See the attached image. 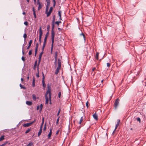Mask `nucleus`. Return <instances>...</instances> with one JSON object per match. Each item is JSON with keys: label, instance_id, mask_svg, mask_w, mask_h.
Returning <instances> with one entry per match:
<instances>
[{"label": "nucleus", "instance_id": "nucleus-1", "mask_svg": "<svg viewBox=\"0 0 146 146\" xmlns=\"http://www.w3.org/2000/svg\"><path fill=\"white\" fill-rule=\"evenodd\" d=\"M58 66L56 68L55 72V74L56 75L59 72L60 69L61 68V60L60 59H58Z\"/></svg>", "mask_w": 146, "mask_h": 146}, {"label": "nucleus", "instance_id": "nucleus-2", "mask_svg": "<svg viewBox=\"0 0 146 146\" xmlns=\"http://www.w3.org/2000/svg\"><path fill=\"white\" fill-rule=\"evenodd\" d=\"M47 90L45 94V95H48L49 94V96H51V87H50V85L49 84H47Z\"/></svg>", "mask_w": 146, "mask_h": 146}, {"label": "nucleus", "instance_id": "nucleus-3", "mask_svg": "<svg viewBox=\"0 0 146 146\" xmlns=\"http://www.w3.org/2000/svg\"><path fill=\"white\" fill-rule=\"evenodd\" d=\"M39 42L40 44L41 43V38L42 35V31L41 29V27H40L39 29Z\"/></svg>", "mask_w": 146, "mask_h": 146}, {"label": "nucleus", "instance_id": "nucleus-4", "mask_svg": "<svg viewBox=\"0 0 146 146\" xmlns=\"http://www.w3.org/2000/svg\"><path fill=\"white\" fill-rule=\"evenodd\" d=\"M53 10V8L52 7H51L50 8L49 11L48 12L47 11L46 12H45V13L46 14V17H48L50 15L52 12Z\"/></svg>", "mask_w": 146, "mask_h": 146}, {"label": "nucleus", "instance_id": "nucleus-5", "mask_svg": "<svg viewBox=\"0 0 146 146\" xmlns=\"http://www.w3.org/2000/svg\"><path fill=\"white\" fill-rule=\"evenodd\" d=\"M55 33L54 31H51L52 44H54Z\"/></svg>", "mask_w": 146, "mask_h": 146}, {"label": "nucleus", "instance_id": "nucleus-6", "mask_svg": "<svg viewBox=\"0 0 146 146\" xmlns=\"http://www.w3.org/2000/svg\"><path fill=\"white\" fill-rule=\"evenodd\" d=\"M42 85L43 87L44 88L46 87V85L45 84L44 82V78L45 77L44 76V74L43 72H42Z\"/></svg>", "mask_w": 146, "mask_h": 146}, {"label": "nucleus", "instance_id": "nucleus-7", "mask_svg": "<svg viewBox=\"0 0 146 146\" xmlns=\"http://www.w3.org/2000/svg\"><path fill=\"white\" fill-rule=\"evenodd\" d=\"M119 104V100L118 98L116 99L114 103V106L115 108H117V106Z\"/></svg>", "mask_w": 146, "mask_h": 146}, {"label": "nucleus", "instance_id": "nucleus-8", "mask_svg": "<svg viewBox=\"0 0 146 146\" xmlns=\"http://www.w3.org/2000/svg\"><path fill=\"white\" fill-rule=\"evenodd\" d=\"M43 52H42L40 53V54L39 55V58H38V66L39 64L40 63V62L41 61L42 55L43 54Z\"/></svg>", "mask_w": 146, "mask_h": 146}, {"label": "nucleus", "instance_id": "nucleus-9", "mask_svg": "<svg viewBox=\"0 0 146 146\" xmlns=\"http://www.w3.org/2000/svg\"><path fill=\"white\" fill-rule=\"evenodd\" d=\"M37 4L38 5V10L39 11L42 7V5L40 1L37 2Z\"/></svg>", "mask_w": 146, "mask_h": 146}, {"label": "nucleus", "instance_id": "nucleus-10", "mask_svg": "<svg viewBox=\"0 0 146 146\" xmlns=\"http://www.w3.org/2000/svg\"><path fill=\"white\" fill-rule=\"evenodd\" d=\"M47 5L46 7V12L48 10V9L49 8L50 3V1H47Z\"/></svg>", "mask_w": 146, "mask_h": 146}, {"label": "nucleus", "instance_id": "nucleus-11", "mask_svg": "<svg viewBox=\"0 0 146 146\" xmlns=\"http://www.w3.org/2000/svg\"><path fill=\"white\" fill-rule=\"evenodd\" d=\"M52 128L50 129L49 133L48 135V139H50L51 138V136L52 133Z\"/></svg>", "mask_w": 146, "mask_h": 146}, {"label": "nucleus", "instance_id": "nucleus-12", "mask_svg": "<svg viewBox=\"0 0 146 146\" xmlns=\"http://www.w3.org/2000/svg\"><path fill=\"white\" fill-rule=\"evenodd\" d=\"M45 96L46 99L45 103L46 104H47L48 103V101L49 100V98H48V95H45Z\"/></svg>", "mask_w": 146, "mask_h": 146}, {"label": "nucleus", "instance_id": "nucleus-13", "mask_svg": "<svg viewBox=\"0 0 146 146\" xmlns=\"http://www.w3.org/2000/svg\"><path fill=\"white\" fill-rule=\"evenodd\" d=\"M93 118L96 120H97L98 119V116L97 114L96 113L94 114L93 115Z\"/></svg>", "mask_w": 146, "mask_h": 146}, {"label": "nucleus", "instance_id": "nucleus-14", "mask_svg": "<svg viewBox=\"0 0 146 146\" xmlns=\"http://www.w3.org/2000/svg\"><path fill=\"white\" fill-rule=\"evenodd\" d=\"M26 104L27 105L29 106H31L32 104L33 103L31 101H26Z\"/></svg>", "mask_w": 146, "mask_h": 146}, {"label": "nucleus", "instance_id": "nucleus-15", "mask_svg": "<svg viewBox=\"0 0 146 146\" xmlns=\"http://www.w3.org/2000/svg\"><path fill=\"white\" fill-rule=\"evenodd\" d=\"M32 40H30L29 43V46H28L27 48V49H29L31 47V44L32 43Z\"/></svg>", "mask_w": 146, "mask_h": 146}, {"label": "nucleus", "instance_id": "nucleus-16", "mask_svg": "<svg viewBox=\"0 0 146 146\" xmlns=\"http://www.w3.org/2000/svg\"><path fill=\"white\" fill-rule=\"evenodd\" d=\"M31 124L30 123H25L23 124V126L24 127H28L30 126H31Z\"/></svg>", "mask_w": 146, "mask_h": 146}, {"label": "nucleus", "instance_id": "nucleus-17", "mask_svg": "<svg viewBox=\"0 0 146 146\" xmlns=\"http://www.w3.org/2000/svg\"><path fill=\"white\" fill-rule=\"evenodd\" d=\"M42 128L41 127H40V130H39V131L38 134V137H39L41 135V134L42 133Z\"/></svg>", "mask_w": 146, "mask_h": 146}, {"label": "nucleus", "instance_id": "nucleus-18", "mask_svg": "<svg viewBox=\"0 0 146 146\" xmlns=\"http://www.w3.org/2000/svg\"><path fill=\"white\" fill-rule=\"evenodd\" d=\"M33 15H34V17L35 18H36V13H35V10L34 7H33Z\"/></svg>", "mask_w": 146, "mask_h": 146}, {"label": "nucleus", "instance_id": "nucleus-19", "mask_svg": "<svg viewBox=\"0 0 146 146\" xmlns=\"http://www.w3.org/2000/svg\"><path fill=\"white\" fill-rule=\"evenodd\" d=\"M61 11H59L58 12V15L59 16L60 18L59 19L60 20H62V18H61Z\"/></svg>", "mask_w": 146, "mask_h": 146}, {"label": "nucleus", "instance_id": "nucleus-20", "mask_svg": "<svg viewBox=\"0 0 146 146\" xmlns=\"http://www.w3.org/2000/svg\"><path fill=\"white\" fill-rule=\"evenodd\" d=\"M83 117H81L80 121H79V122H78V123L79 124H80L82 123V122L83 121Z\"/></svg>", "mask_w": 146, "mask_h": 146}, {"label": "nucleus", "instance_id": "nucleus-21", "mask_svg": "<svg viewBox=\"0 0 146 146\" xmlns=\"http://www.w3.org/2000/svg\"><path fill=\"white\" fill-rule=\"evenodd\" d=\"M37 61L36 60L35 62L34 65L33 67V69L35 70L36 69V65H37Z\"/></svg>", "mask_w": 146, "mask_h": 146}, {"label": "nucleus", "instance_id": "nucleus-22", "mask_svg": "<svg viewBox=\"0 0 146 146\" xmlns=\"http://www.w3.org/2000/svg\"><path fill=\"white\" fill-rule=\"evenodd\" d=\"M51 96H50H50H49V103L50 104H52L51 102Z\"/></svg>", "mask_w": 146, "mask_h": 146}, {"label": "nucleus", "instance_id": "nucleus-23", "mask_svg": "<svg viewBox=\"0 0 146 146\" xmlns=\"http://www.w3.org/2000/svg\"><path fill=\"white\" fill-rule=\"evenodd\" d=\"M32 98H33V100L34 101H35L36 100V98L35 95V94H33Z\"/></svg>", "mask_w": 146, "mask_h": 146}, {"label": "nucleus", "instance_id": "nucleus-24", "mask_svg": "<svg viewBox=\"0 0 146 146\" xmlns=\"http://www.w3.org/2000/svg\"><path fill=\"white\" fill-rule=\"evenodd\" d=\"M35 86V79L34 78L33 80L32 86L33 87H34Z\"/></svg>", "mask_w": 146, "mask_h": 146}, {"label": "nucleus", "instance_id": "nucleus-25", "mask_svg": "<svg viewBox=\"0 0 146 146\" xmlns=\"http://www.w3.org/2000/svg\"><path fill=\"white\" fill-rule=\"evenodd\" d=\"M52 27L51 31H54V23H52Z\"/></svg>", "mask_w": 146, "mask_h": 146}, {"label": "nucleus", "instance_id": "nucleus-26", "mask_svg": "<svg viewBox=\"0 0 146 146\" xmlns=\"http://www.w3.org/2000/svg\"><path fill=\"white\" fill-rule=\"evenodd\" d=\"M58 56V52H55L54 57L55 59H57Z\"/></svg>", "mask_w": 146, "mask_h": 146}, {"label": "nucleus", "instance_id": "nucleus-27", "mask_svg": "<svg viewBox=\"0 0 146 146\" xmlns=\"http://www.w3.org/2000/svg\"><path fill=\"white\" fill-rule=\"evenodd\" d=\"M80 36H82L83 37V38L84 39V40H85V36L84 35V34L83 33H82L80 34Z\"/></svg>", "mask_w": 146, "mask_h": 146}, {"label": "nucleus", "instance_id": "nucleus-28", "mask_svg": "<svg viewBox=\"0 0 146 146\" xmlns=\"http://www.w3.org/2000/svg\"><path fill=\"white\" fill-rule=\"evenodd\" d=\"M44 118L42 117V124L40 126V127H41L42 128L43 125V123H44Z\"/></svg>", "mask_w": 146, "mask_h": 146}, {"label": "nucleus", "instance_id": "nucleus-29", "mask_svg": "<svg viewBox=\"0 0 146 146\" xmlns=\"http://www.w3.org/2000/svg\"><path fill=\"white\" fill-rule=\"evenodd\" d=\"M4 139V135L0 137V141H1Z\"/></svg>", "mask_w": 146, "mask_h": 146}, {"label": "nucleus", "instance_id": "nucleus-30", "mask_svg": "<svg viewBox=\"0 0 146 146\" xmlns=\"http://www.w3.org/2000/svg\"><path fill=\"white\" fill-rule=\"evenodd\" d=\"M33 144V143L32 142H31L26 146H32Z\"/></svg>", "mask_w": 146, "mask_h": 146}, {"label": "nucleus", "instance_id": "nucleus-31", "mask_svg": "<svg viewBox=\"0 0 146 146\" xmlns=\"http://www.w3.org/2000/svg\"><path fill=\"white\" fill-rule=\"evenodd\" d=\"M54 44H51V53H52V52L53 49V48Z\"/></svg>", "mask_w": 146, "mask_h": 146}, {"label": "nucleus", "instance_id": "nucleus-32", "mask_svg": "<svg viewBox=\"0 0 146 146\" xmlns=\"http://www.w3.org/2000/svg\"><path fill=\"white\" fill-rule=\"evenodd\" d=\"M20 86L21 87V88H23L24 89H26V88L23 87L21 84H20Z\"/></svg>", "mask_w": 146, "mask_h": 146}, {"label": "nucleus", "instance_id": "nucleus-33", "mask_svg": "<svg viewBox=\"0 0 146 146\" xmlns=\"http://www.w3.org/2000/svg\"><path fill=\"white\" fill-rule=\"evenodd\" d=\"M42 106H43L42 105V104L40 105V106H39L40 111H41L42 108Z\"/></svg>", "mask_w": 146, "mask_h": 146}, {"label": "nucleus", "instance_id": "nucleus-34", "mask_svg": "<svg viewBox=\"0 0 146 146\" xmlns=\"http://www.w3.org/2000/svg\"><path fill=\"white\" fill-rule=\"evenodd\" d=\"M23 37L24 38V40L25 41L26 39V38L27 36V34L25 33L24 35H23Z\"/></svg>", "mask_w": 146, "mask_h": 146}, {"label": "nucleus", "instance_id": "nucleus-35", "mask_svg": "<svg viewBox=\"0 0 146 146\" xmlns=\"http://www.w3.org/2000/svg\"><path fill=\"white\" fill-rule=\"evenodd\" d=\"M8 143V141H6V142H5L3 144H2L1 145H0V146H5L6 144H7V143Z\"/></svg>", "mask_w": 146, "mask_h": 146}, {"label": "nucleus", "instance_id": "nucleus-36", "mask_svg": "<svg viewBox=\"0 0 146 146\" xmlns=\"http://www.w3.org/2000/svg\"><path fill=\"white\" fill-rule=\"evenodd\" d=\"M99 53L98 52H97L96 53V57L97 59H98V56Z\"/></svg>", "mask_w": 146, "mask_h": 146}, {"label": "nucleus", "instance_id": "nucleus-37", "mask_svg": "<svg viewBox=\"0 0 146 146\" xmlns=\"http://www.w3.org/2000/svg\"><path fill=\"white\" fill-rule=\"evenodd\" d=\"M61 23V21H56L55 22H54V23H55L56 24H57L58 26L59 25V24L60 23Z\"/></svg>", "mask_w": 146, "mask_h": 146}, {"label": "nucleus", "instance_id": "nucleus-38", "mask_svg": "<svg viewBox=\"0 0 146 146\" xmlns=\"http://www.w3.org/2000/svg\"><path fill=\"white\" fill-rule=\"evenodd\" d=\"M31 130V128L28 129L27 130H26V131L25 133L27 134Z\"/></svg>", "mask_w": 146, "mask_h": 146}, {"label": "nucleus", "instance_id": "nucleus-39", "mask_svg": "<svg viewBox=\"0 0 146 146\" xmlns=\"http://www.w3.org/2000/svg\"><path fill=\"white\" fill-rule=\"evenodd\" d=\"M61 92H59L58 93V98H60L61 97Z\"/></svg>", "mask_w": 146, "mask_h": 146}, {"label": "nucleus", "instance_id": "nucleus-40", "mask_svg": "<svg viewBox=\"0 0 146 146\" xmlns=\"http://www.w3.org/2000/svg\"><path fill=\"white\" fill-rule=\"evenodd\" d=\"M55 21V16L54 15L53 17V20L52 21V23H54Z\"/></svg>", "mask_w": 146, "mask_h": 146}, {"label": "nucleus", "instance_id": "nucleus-41", "mask_svg": "<svg viewBox=\"0 0 146 146\" xmlns=\"http://www.w3.org/2000/svg\"><path fill=\"white\" fill-rule=\"evenodd\" d=\"M24 45L23 44V47H22V54H23V55H24Z\"/></svg>", "mask_w": 146, "mask_h": 146}, {"label": "nucleus", "instance_id": "nucleus-42", "mask_svg": "<svg viewBox=\"0 0 146 146\" xmlns=\"http://www.w3.org/2000/svg\"><path fill=\"white\" fill-rule=\"evenodd\" d=\"M119 124H117L116 125V126H115V129L113 131V133L114 132V131L115 130L117 129L118 126L119 125Z\"/></svg>", "mask_w": 146, "mask_h": 146}, {"label": "nucleus", "instance_id": "nucleus-43", "mask_svg": "<svg viewBox=\"0 0 146 146\" xmlns=\"http://www.w3.org/2000/svg\"><path fill=\"white\" fill-rule=\"evenodd\" d=\"M59 118H60V117L59 116L57 119V121H56V124H58V123Z\"/></svg>", "mask_w": 146, "mask_h": 146}, {"label": "nucleus", "instance_id": "nucleus-44", "mask_svg": "<svg viewBox=\"0 0 146 146\" xmlns=\"http://www.w3.org/2000/svg\"><path fill=\"white\" fill-rule=\"evenodd\" d=\"M50 28V26L49 25H48L47 26V31H48V32L49 31Z\"/></svg>", "mask_w": 146, "mask_h": 146}, {"label": "nucleus", "instance_id": "nucleus-45", "mask_svg": "<svg viewBox=\"0 0 146 146\" xmlns=\"http://www.w3.org/2000/svg\"><path fill=\"white\" fill-rule=\"evenodd\" d=\"M137 120L138 121H139L140 123L141 122V119L139 117H137Z\"/></svg>", "mask_w": 146, "mask_h": 146}, {"label": "nucleus", "instance_id": "nucleus-46", "mask_svg": "<svg viewBox=\"0 0 146 146\" xmlns=\"http://www.w3.org/2000/svg\"><path fill=\"white\" fill-rule=\"evenodd\" d=\"M49 32H48L46 33L45 37L47 38L49 35Z\"/></svg>", "mask_w": 146, "mask_h": 146}, {"label": "nucleus", "instance_id": "nucleus-47", "mask_svg": "<svg viewBox=\"0 0 146 146\" xmlns=\"http://www.w3.org/2000/svg\"><path fill=\"white\" fill-rule=\"evenodd\" d=\"M46 129V124H45L44 125V127L43 128V130L45 131Z\"/></svg>", "mask_w": 146, "mask_h": 146}, {"label": "nucleus", "instance_id": "nucleus-48", "mask_svg": "<svg viewBox=\"0 0 146 146\" xmlns=\"http://www.w3.org/2000/svg\"><path fill=\"white\" fill-rule=\"evenodd\" d=\"M24 24L26 26H27L28 25V23L27 21H26L24 22Z\"/></svg>", "mask_w": 146, "mask_h": 146}, {"label": "nucleus", "instance_id": "nucleus-49", "mask_svg": "<svg viewBox=\"0 0 146 146\" xmlns=\"http://www.w3.org/2000/svg\"><path fill=\"white\" fill-rule=\"evenodd\" d=\"M53 6L54 7L56 5V1L55 0H53Z\"/></svg>", "mask_w": 146, "mask_h": 146}, {"label": "nucleus", "instance_id": "nucleus-50", "mask_svg": "<svg viewBox=\"0 0 146 146\" xmlns=\"http://www.w3.org/2000/svg\"><path fill=\"white\" fill-rule=\"evenodd\" d=\"M61 111V109H60L59 110H58V112L57 114V116H58L59 115V113L60 112V111Z\"/></svg>", "mask_w": 146, "mask_h": 146}, {"label": "nucleus", "instance_id": "nucleus-51", "mask_svg": "<svg viewBox=\"0 0 146 146\" xmlns=\"http://www.w3.org/2000/svg\"><path fill=\"white\" fill-rule=\"evenodd\" d=\"M22 60L24 62L25 61V57L24 56H22L21 58Z\"/></svg>", "mask_w": 146, "mask_h": 146}, {"label": "nucleus", "instance_id": "nucleus-52", "mask_svg": "<svg viewBox=\"0 0 146 146\" xmlns=\"http://www.w3.org/2000/svg\"><path fill=\"white\" fill-rule=\"evenodd\" d=\"M57 59H55V61L54 63L55 64L56 66V64H57Z\"/></svg>", "mask_w": 146, "mask_h": 146}, {"label": "nucleus", "instance_id": "nucleus-53", "mask_svg": "<svg viewBox=\"0 0 146 146\" xmlns=\"http://www.w3.org/2000/svg\"><path fill=\"white\" fill-rule=\"evenodd\" d=\"M45 46L43 45V46H42V52H43V51H44V48Z\"/></svg>", "mask_w": 146, "mask_h": 146}, {"label": "nucleus", "instance_id": "nucleus-54", "mask_svg": "<svg viewBox=\"0 0 146 146\" xmlns=\"http://www.w3.org/2000/svg\"><path fill=\"white\" fill-rule=\"evenodd\" d=\"M86 106L87 108L88 107V102H87L86 103Z\"/></svg>", "mask_w": 146, "mask_h": 146}, {"label": "nucleus", "instance_id": "nucleus-55", "mask_svg": "<svg viewBox=\"0 0 146 146\" xmlns=\"http://www.w3.org/2000/svg\"><path fill=\"white\" fill-rule=\"evenodd\" d=\"M38 43H37L36 44V47L35 49H38Z\"/></svg>", "mask_w": 146, "mask_h": 146}, {"label": "nucleus", "instance_id": "nucleus-56", "mask_svg": "<svg viewBox=\"0 0 146 146\" xmlns=\"http://www.w3.org/2000/svg\"><path fill=\"white\" fill-rule=\"evenodd\" d=\"M32 54V50H30L29 52V55H31Z\"/></svg>", "mask_w": 146, "mask_h": 146}, {"label": "nucleus", "instance_id": "nucleus-57", "mask_svg": "<svg viewBox=\"0 0 146 146\" xmlns=\"http://www.w3.org/2000/svg\"><path fill=\"white\" fill-rule=\"evenodd\" d=\"M107 67H109L110 66V64L109 63H107Z\"/></svg>", "mask_w": 146, "mask_h": 146}, {"label": "nucleus", "instance_id": "nucleus-58", "mask_svg": "<svg viewBox=\"0 0 146 146\" xmlns=\"http://www.w3.org/2000/svg\"><path fill=\"white\" fill-rule=\"evenodd\" d=\"M46 41H44V42H43V45H44V46H45L46 44Z\"/></svg>", "mask_w": 146, "mask_h": 146}, {"label": "nucleus", "instance_id": "nucleus-59", "mask_svg": "<svg viewBox=\"0 0 146 146\" xmlns=\"http://www.w3.org/2000/svg\"><path fill=\"white\" fill-rule=\"evenodd\" d=\"M120 122V120L119 119H118V120H117V124H119V123Z\"/></svg>", "mask_w": 146, "mask_h": 146}, {"label": "nucleus", "instance_id": "nucleus-60", "mask_svg": "<svg viewBox=\"0 0 146 146\" xmlns=\"http://www.w3.org/2000/svg\"><path fill=\"white\" fill-rule=\"evenodd\" d=\"M59 131H60V130H59V129L56 132V135H58V133H59Z\"/></svg>", "mask_w": 146, "mask_h": 146}, {"label": "nucleus", "instance_id": "nucleus-61", "mask_svg": "<svg viewBox=\"0 0 146 146\" xmlns=\"http://www.w3.org/2000/svg\"><path fill=\"white\" fill-rule=\"evenodd\" d=\"M36 76L37 77H39V72L36 74Z\"/></svg>", "mask_w": 146, "mask_h": 146}, {"label": "nucleus", "instance_id": "nucleus-62", "mask_svg": "<svg viewBox=\"0 0 146 146\" xmlns=\"http://www.w3.org/2000/svg\"><path fill=\"white\" fill-rule=\"evenodd\" d=\"M39 106H37V108H36V109L37 110H38L39 109Z\"/></svg>", "mask_w": 146, "mask_h": 146}, {"label": "nucleus", "instance_id": "nucleus-63", "mask_svg": "<svg viewBox=\"0 0 146 146\" xmlns=\"http://www.w3.org/2000/svg\"><path fill=\"white\" fill-rule=\"evenodd\" d=\"M38 49H35V53L37 54V52Z\"/></svg>", "mask_w": 146, "mask_h": 146}, {"label": "nucleus", "instance_id": "nucleus-64", "mask_svg": "<svg viewBox=\"0 0 146 146\" xmlns=\"http://www.w3.org/2000/svg\"><path fill=\"white\" fill-rule=\"evenodd\" d=\"M96 68H94L92 69V71L93 72V71H94L95 70H96Z\"/></svg>", "mask_w": 146, "mask_h": 146}]
</instances>
